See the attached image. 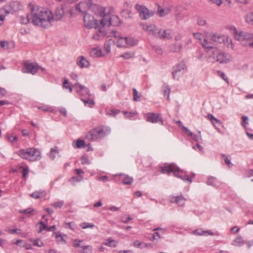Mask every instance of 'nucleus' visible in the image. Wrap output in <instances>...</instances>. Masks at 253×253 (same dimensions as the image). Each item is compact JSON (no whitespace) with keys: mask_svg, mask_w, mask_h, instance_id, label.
I'll return each instance as SVG.
<instances>
[{"mask_svg":"<svg viewBox=\"0 0 253 253\" xmlns=\"http://www.w3.org/2000/svg\"><path fill=\"white\" fill-rule=\"evenodd\" d=\"M24 243V241L22 240H17L16 241L13 240L12 241V244L16 245L20 247H22V245Z\"/></svg>","mask_w":253,"mask_h":253,"instance_id":"50","label":"nucleus"},{"mask_svg":"<svg viewBox=\"0 0 253 253\" xmlns=\"http://www.w3.org/2000/svg\"><path fill=\"white\" fill-rule=\"evenodd\" d=\"M134 52L132 51H127L120 55V57H122L125 60H127L133 58L134 57Z\"/></svg>","mask_w":253,"mask_h":253,"instance_id":"31","label":"nucleus"},{"mask_svg":"<svg viewBox=\"0 0 253 253\" xmlns=\"http://www.w3.org/2000/svg\"><path fill=\"white\" fill-rule=\"evenodd\" d=\"M135 8L139 13L140 17L141 19H147L153 15V12L149 10L144 6L136 4Z\"/></svg>","mask_w":253,"mask_h":253,"instance_id":"14","label":"nucleus"},{"mask_svg":"<svg viewBox=\"0 0 253 253\" xmlns=\"http://www.w3.org/2000/svg\"><path fill=\"white\" fill-rule=\"evenodd\" d=\"M63 87L66 89H69L70 93L72 92L73 88L70 85L68 80L67 79H64V82L63 83Z\"/></svg>","mask_w":253,"mask_h":253,"instance_id":"37","label":"nucleus"},{"mask_svg":"<svg viewBox=\"0 0 253 253\" xmlns=\"http://www.w3.org/2000/svg\"><path fill=\"white\" fill-rule=\"evenodd\" d=\"M112 42L113 41L112 40H109L105 42L104 45L105 52L103 53L105 54V56L110 53L111 51V46L112 44Z\"/></svg>","mask_w":253,"mask_h":253,"instance_id":"27","label":"nucleus"},{"mask_svg":"<svg viewBox=\"0 0 253 253\" xmlns=\"http://www.w3.org/2000/svg\"><path fill=\"white\" fill-rule=\"evenodd\" d=\"M211 33L209 32H205L203 34L200 33H193L194 37L199 41L203 47L206 50L212 49L213 50L214 46L213 42L211 41L209 37H208L207 34Z\"/></svg>","mask_w":253,"mask_h":253,"instance_id":"9","label":"nucleus"},{"mask_svg":"<svg viewBox=\"0 0 253 253\" xmlns=\"http://www.w3.org/2000/svg\"><path fill=\"white\" fill-rule=\"evenodd\" d=\"M146 121L151 123H157L161 122L162 124L163 123L162 118L158 114L153 113H148L146 114Z\"/></svg>","mask_w":253,"mask_h":253,"instance_id":"18","label":"nucleus"},{"mask_svg":"<svg viewBox=\"0 0 253 253\" xmlns=\"http://www.w3.org/2000/svg\"><path fill=\"white\" fill-rule=\"evenodd\" d=\"M44 217L45 216H43L42 220L37 224V227L39 230V232H42L45 229L46 230L47 223L46 219H44Z\"/></svg>","mask_w":253,"mask_h":253,"instance_id":"23","label":"nucleus"},{"mask_svg":"<svg viewBox=\"0 0 253 253\" xmlns=\"http://www.w3.org/2000/svg\"><path fill=\"white\" fill-rule=\"evenodd\" d=\"M64 205V202L62 201H58L54 202L51 206L55 208L59 209L61 208Z\"/></svg>","mask_w":253,"mask_h":253,"instance_id":"45","label":"nucleus"},{"mask_svg":"<svg viewBox=\"0 0 253 253\" xmlns=\"http://www.w3.org/2000/svg\"><path fill=\"white\" fill-rule=\"evenodd\" d=\"M181 47L182 46L181 44H174L171 45L170 50L173 52H176L179 51L181 49Z\"/></svg>","mask_w":253,"mask_h":253,"instance_id":"46","label":"nucleus"},{"mask_svg":"<svg viewBox=\"0 0 253 253\" xmlns=\"http://www.w3.org/2000/svg\"><path fill=\"white\" fill-rule=\"evenodd\" d=\"M77 64L81 68H86L89 65L88 60L83 56H80L78 58Z\"/></svg>","mask_w":253,"mask_h":253,"instance_id":"20","label":"nucleus"},{"mask_svg":"<svg viewBox=\"0 0 253 253\" xmlns=\"http://www.w3.org/2000/svg\"><path fill=\"white\" fill-rule=\"evenodd\" d=\"M28 8L31 11L33 24L43 28L51 26L52 22L61 20L64 15V10L62 6L56 7L54 14L50 10L32 2L28 4Z\"/></svg>","mask_w":253,"mask_h":253,"instance_id":"2","label":"nucleus"},{"mask_svg":"<svg viewBox=\"0 0 253 253\" xmlns=\"http://www.w3.org/2000/svg\"><path fill=\"white\" fill-rule=\"evenodd\" d=\"M111 131V129L106 126H98L90 130L86 135V137L89 140H96L108 135Z\"/></svg>","mask_w":253,"mask_h":253,"instance_id":"8","label":"nucleus"},{"mask_svg":"<svg viewBox=\"0 0 253 253\" xmlns=\"http://www.w3.org/2000/svg\"><path fill=\"white\" fill-rule=\"evenodd\" d=\"M56 238L58 242H64V236L61 235H57Z\"/></svg>","mask_w":253,"mask_h":253,"instance_id":"62","label":"nucleus"},{"mask_svg":"<svg viewBox=\"0 0 253 253\" xmlns=\"http://www.w3.org/2000/svg\"><path fill=\"white\" fill-rule=\"evenodd\" d=\"M132 218L129 216H128L126 217L123 216L121 219V221L123 223H127Z\"/></svg>","mask_w":253,"mask_h":253,"instance_id":"57","label":"nucleus"},{"mask_svg":"<svg viewBox=\"0 0 253 253\" xmlns=\"http://www.w3.org/2000/svg\"><path fill=\"white\" fill-rule=\"evenodd\" d=\"M6 232H7L9 234H17L18 235H21L22 231L21 230L19 229H11L10 228L7 229L6 230Z\"/></svg>","mask_w":253,"mask_h":253,"instance_id":"42","label":"nucleus"},{"mask_svg":"<svg viewBox=\"0 0 253 253\" xmlns=\"http://www.w3.org/2000/svg\"><path fill=\"white\" fill-rule=\"evenodd\" d=\"M133 100L134 101H137L139 97L138 96V92L135 88L133 89Z\"/></svg>","mask_w":253,"mask_h":253,"instance_id":"58","label":"nucleus"},{"mask_svg":"<svg viewBox=\"0 0 253 253\" xmlns=\"http://www.w3.org/2000/svg\"><path fill=\"white\" fill-rule=\"evenodd\" d=\"M154 231H157L155 232L153 235V240L157 241L161 238V235L163 234L165 232V230L162 228H156L154 229Z\"/></svg>","mask_w":253,"mask_h":253,"instance_id":"24","label":"nucleus"},{"mask_svg":"<svg viewBox=\"0 0 253 253\" xmlns=\"http://www.w3.org/2000/svg\"><path fill=\"white\" fill-rule=\"evenodd\" d=\"M186 66L183 63L176 65L173 68L172 75L174 79H178L185 72Z\"/></svg>","mask_w":253,"mask_h":253,"instance_id":"15","label":"nucleus"},{"mask_svg":"<svg viewBox=\"0 0 253 253\" xmlns=\"http://www.w3.org/2000/svg\"><path fill=\"white\" fill-rule=\"evenodd\" d=\"M220 76L222 78L223 80H224L226 83H228V80L227 77L223 72L219 73Z\"/></svg>","mask_w":253,"mask_h":253,"instance_id":"64","label":"nucleus"},{"mask_svg":"<svg viewBox=\"0 0 253 253\" xmlns=\"http://www.w3.org/2000/svg\"><path fill=\"white\" fill-rule=\"evenodd\" d=\"M212 56L215 58L216 55V60L220 63H226L232 60V56L230 54L226 53L220 52L218 53L216 48H214L212 51Z\"/></svg>","mask_w":253,"mask_h":253,"instance_id":"11","label":"nucleus"},{"mask_svg":"<svg viewBox=\"0 0 253 253\" xmlns=\"http://www.w3.org/2000/svg\"><path fill=\"white\" fill-rule=\"evenodd\" d=\"M185 199L181 196L173 197L171 199V202L176 203L179 206H182L184 204Z\"/></svg>","mask_w":253,"mask_h":253,"instance_id":"26","label":"nucleus"},{"mask_svg":"<svg viewBox=\"0 0 253 253\" xmlns=\"http://www.w3.org/2000/svg\"><path fill=\"white\" fill-rule=\"evenodd\" d=\"M34 210L32 208H28L20 211L21 213L25 214H34Z\"/></svg>","mask_w":253,"mask_h":253,"instance_id":"51","label":"nucleus"},{"mask_svg":"<svg viewBox=\"0 0 253 253\" xmlns=\"http://www.w3.org/2000/svg\"><path fill=\"white\" fill-rule=\"evenodd\" d=\"M141 27L143 30L145 31L152 35L156 36L158 33V29L157 27L152 24H149L147 23H141L140 24Z\"/></svg>","mask_w":253,"mask_h":253,"instance_id":"16","label":"nucleus"},{"mask_svg":"<svg viewBox=\"0 0 253 253\" xmlns=\"http://www.w3.org/2000/svg\"><path fill=\"white\" fill-rule=\"evenodd\" d=\"M57 153L58 152L56 147L51 148L50 153L49 154V158L52 160H54L55 158Z\"/></svg>","mask_w":253,"mask_h":253,"instance_id":"35","label":"nucleus"},{"mask_svg":"<svg viewBox=\"0 0 253 253\" xmlns=\"http://www.w3.org/2000/svg\"><path fill=\"white\" fill-rule=\"evenodd\" d=\"M158 35L160 38L164 39H169L171 38V32L169 30L161 29L158 31Z\"/></svg>","mask_w":253,"mask_h":253,"instance_id":"21","label":"nucleus"},{"mask_svg":"<svg viewBox=\"0 0 253 253\" xmlns=\"http://www.w3.org/2000/svg\"><path fill=\"white\" fill-rule=\"evenodd\" d=\"M7 138L11 142H15L17 141L18 139L16 136L12 134H7Z\"/></svg>","mask_w":253,"mask_h":253,"instance_id":"48","label":"nucleus"},{"mask_svg":"<svg viewBox=\"0 0 253 253\" xmlns=\"http://www.w3.org/2000/svg\"><path fill=\"white\" fill-rule=\"evenodd\" d=\"M0 46L2 48L7 49L8 48V42L5 41L0 42Z\"/></svg>","mask_w":253,"mask_h":253,"instance_id":"53","label":"nucleus"},{"mask_svg":"<svg viewBox=\"0 0 253 253\" xmlns=\"http://www.w3.org/2000/svg\"><path fill=\"white\" fill-rule=\"evenodd\" d=\"M160 171L162 173H167L168 174L173 173L175 176L182 179L183 180L192 182V179L189 176L185 174L182 170L180 169L175 164H166L164 166L160 167Z\"/></svg>","mask_w":253,"mask_h":253,"instance_id":"4","label":"nucleus"},{"mask_svg":"<svg viewBox=\"0 0 253 253\" xmlns=\"http://www.w3.org/2000/svg\"><path fill=\"white\" fill-rule=\"evenodd\" d=\"M89 54L93 58L105 56V54L102 52V50L99 47L91 48L90 50Z\"/></svg>","mask_w":253,"mask_h":253,"instance_id":"19","label":"nucleus"},{"mask_svg":"<svg viewBox=\"0 0 253 253\" xmlns=\"http://www.w3.org/2000/svg\"><path fill=\"white\" fill-rule=\"evenodd\" d=\"M95 4L92 3L91 0H84L77 4L76 9L80 12L84 13L89 8L92 10L93 5Z\"/></svg>","mask_w":253,"mask_h":253,"instance_id":"12","label":"nucleus"},{"mask_svg":"<svg viewBox=\"0 0 253 253\" xmlns=\"http://www.w3.org/2000/svg\"><path fill=\"white\" fill-rule=\"evenodd\" d=\"M21 3L18 1H13L9 2L4 6L5 12L7 13H13L22 8Z\"/></svg>","mask_w":253,"mask_h":253,"instance_id":"13","label":"nucleus"},{"mask_svg":"<svg viewBox=\"0 0 253 253\" xmlns=\"http://www.w3.org/2000/svg\"><path fill=\"white\" fill-rule=\"evenodd\" d=\"M34 245L40 247L42 246L43 243L40 240H37L35 241Z\"/></svg>","mask_w":253,"mask_h":253,"instance_id":"61","label":"nucleus"},{"mask_svg":"<svg viewBox=\"0 0 253 253\" xmlns=\"http://www.w3.org/2000/svg\"><path fill=\"white\" fill-rule=\"evenodd\" d=\"M194 234L198 236L206 235L207 234L210 235H213V234L210 231L207 230L204 231L201 229H199L195 230L193 232Z\"/></svg>","mask_w":253,"mask_h":253,"instance_id":"29","label":"nucleus"},{"mask_svg":"<svg viewBox=\"0 0 253 253\" xmlns=\"http://www.w3.org/2000/svg\"><path fill=\"white\" fill-rule=\"evenodd\" d=\"M121 14L122 16L125 18H130L132 16V14L130 11L127 9L122 10L121 12Z\"/></svg>","mask_w":253,"mask_h":253,"instance_id":"41","label":"nucleus"},{"mask_svg":"<svg viewBox=\"0 0 253 253\" xmlns=\"http://www.w3.org/2000/svg\"><path fill=\"white\" fill-rule=\"evenodd\" d=\"M44 195V192H34L32 194H31V196L35 199H39L42 196H43Z\"/></svg>","mask_w":253,"mask_h":253,"instance_id":"39","label":"nucleus"},{"mask_svg":"<svg viewBox=\"0 0 253 253\" xmlns=\"http://www.w3.org/2000/svg\"><path fill=\"white\" fill-rule=\"evenodd\" d=\"M6 94V91L5 89L0 87V97L4 96Z\"/></svg>","mask_w":253,"mask_h":253,"instance_id":"60","label":"nucleus"},{"mask_svg":"<svg viewBox=\"0 0 253 253\" xmlns=\"http://www.w3.org/2000/svg\"><path fill=\"white\" fill-rule=\"evenodd\" d=\"M134 246L135 247H138L141 249L143 248H152V245L150 244H146L144 242H140L139 241H136L133 243Z\"/></svg>","mask_w":253,"mask_h":253,"instance_id":"25","label":"nucleus"},{"mask_svg":"<svg viewBox=\"0 0 253 253\" xmlns=\"http://www.w3.org/2000/svg\"><path fill=\"white\" fill-rule=\"evenodd\" d=\"M38 108L44 112H53L54 111L53 108L52 107L48 106L39 107Z\"/></svg>","mask_w":253,"mask_h":253,"instance_id":"43","label":"nucleus"},{"mask_svg":"<svg viewBox=\"0 0 253 253\" xmlns=\"http://www.w3.org/2000/svg\"><path fill=\"white\" fill-rule=\"evenodd\" d=\"M244 244V241L241 236L238 235L233 241L232 245L234 246H241Z\"/></svg>","mask_w":253,"mask_h":253,"instance_id":"28","label":"nucleus"},{"mask_svg":"<svg viewBox=\"0 0 253 253\" xmlns=\"http://www.w3.org/2000/svg\"><path fill=\"white\" fill-rule=\"evenodd\" d=\"M17 154L21 158L32 162L38 161L42 157L40 151L35 148L21 149Z\"/></svg>","mask_w":253,"mask_h":253,"instance_id":"5","label":"nucleus"},{"mask_svg":"<svg viewBox=\"0 0 253 253\" xmlns=\"http://www.w3.org/2000/svg\"><path fill=\"white\" fill-rule=\"evenodd\" d=\"M197 24L200 26H205L206 24V21L203 18H199L197 21Z\"/></svg>","mask_w":253,"mask_h":253,"instance_id":"55","label":"nucleus"},{"mask_svg":"<svg viewBox=\"0 0 253 253\" xmlns=\"http://www.w3.org/2000/svg\"><path fill=\"white\" fill-rule=\"evenodd\" d=\"M208 118L211 120V122L213 125H215V123L220 124V121L215 118L212 114H209L208 115Z\"/></svg>","mask_w":253,"mask_h":253,"instance_id":"44","label":"nucleus"},{"mask_svg":"<svg viewBox=\"0 0 253 253\" xmlns=\"http://www.w3.org/2000/svg\"><path fill=\"white\" fill-rule=\"evenodd\" d=\"M104 244L111 248H115L117 245V242L111 238H108L105 240Z\"/></svg>","mask_w":253,"mask_h":253,"instance_id":"30","label":"nucleus"},{"mask_svg":"<svg viewBox=\"0 0 253 253\" xmlns=\"http://www.w3.org/2000/svg\"><path fill=\"white\" fill-rule=\"evenodd\" d=\"M29 10H30L29 9ZM30 11V13L27 14L25 17L24 16H20L19 20L21 23L23 24H27L29 23L30 20H31L32 22L33 23L31 11Z\"/></svg>","mask_w":253,"mask_h":253,"instance_id":"22","label":"nucleus"},{"mask_svg":"<svg viewBox=\"0 0 253 253\" xmlns=\"http://www.w3.org/2000/svg\"><path fill=\"white\" fill-rule=\"evenodd\" d=\"M235 31V39L239 41L241 44L245 46L253 48V34L243 31Z\"/></svg>","mask_w":253,"mask_h":253,"instance_id":"7","label":"nucleus"},{"mask_svg":"<svg viewBox=\"0 0 253 253\" xmlns=\"http://www.w3.org/2000/svg\"><path fill=\"white\" fill-rule=\"evenodd\" d=\"M80 251L85 253H88L91 252V247L90 246H83Z\"/></svg>","mask_w":253,"mask_h":253,"instance_id":"47","label":"nucleus"},{"mask_svg":"<svg viewBox=\"0 0 253 253\" xmlns=\"http://www.w3.org/2000/svg\"><path fill=\"white\" fill-rule=\"evenodd\" d=\"M119 113V111L118 110H110L106 113V114L109 116H114L116 114Z\"/></svg>","mask_w":253,"mask_h":253,"instance_id":"56","label":"nucleus"},{"mask_svg":"<svg viewBox=\"0 0 253 253\" xmlns=\"http://www.w3.org/2000/svg\"><path fill=\"white\" fill-rule=\"evenodd\" d=\"M113 13L114 9L111 7H104L95 4L90 13L84 15V20L85 27L96 30L92 39L98 41L110 36L108 34L110 26L116 25L119 20L118 16Z\"/></svg>","mask_w":253,"mask_h":253,"instance_id":"1","label":"nucleus"},{"mask_svg":"<svg viewBox=\"0 0 253 253\" xmlns=\"http://www.w3.org/2000/svg\"><path fill=\"white\" fill-rule=\"evenodd\" d=\"M246 21L249 24H253V12L247 14Z\"/></svg>","mask_w":253,"mask_h":253,"instance_id":"40","label":"nucleus"},{"mask_svg":"<svg viewBox=\"0 0 253 253\" xmlns=\"http://www.w3.org/2000/svg\"><path fill=\"white\" fill-rule=\"evenodd\" d=\"M84 140L78 139L76 142V145L77 148H81L84 145Z\"/></svg>","mask_w":253,"mask_h":253,"instance_id":"52","label":"nucleus"},{"mask_svg":"<svg viewBox=\"0 0 253 253\" xmlns=\"http://www.w3.org/2000/svg\"><path fill=\"white\" fill-rule=\"evenodd\" d=\"M122 183L125 185H130L131 184L133 181V179L132 177L129 176L128 175H126L122 179Z\"/></svg>","mask_w":253,"mask_h":253,"instance_id":"32","label":"nucleus"},{"mask_svg":"<svg viewBox=\"0 0 253 253\" xmlns=\"http://www.w3.org/2000/svg\"><path fill=\"white\" fill-rule=\"evenodd\" d=\"M82 242L81 240H75L73 242V246L74 247H79L80 246V244Z\"/></svg>","mask_w":253,"mask_h":253,"instance_id":"63","label":"nucleus"},{"mask_svg":"<svg viewBox=\"0 0 253 253\" xmlns=\"http://www.w3.org/2000/svg\"><path fill=\"white\" fill-rule=\"evenodd\" d=\"M126 117L128 118H131L134 116L135 113L133 112H123Z\"/></svg>","mask_w":253,"mask_h":253,"instance_id":"59","label":"nucleus"},{"mask_svg":"<svg viewBox=\"0 0 253 253\" xmlns=\"http://www.w3.org/2000/svg\"><path fill=\"white\" fill-rule=\"evenodd\" d=\"M21 172L22 173L23 177L24 178H26L27 176L29 173V169L27 167H24L23 166H20L19 167Z\"/></svg>","mask_w":253,"mask_h":253,"instance_id":"38","label":"nucleus"},{"mask_svg":"<svg viewBox=\"0 0 253 253\" xmlns=\"http://www.w3.org/2000/svg\"><path fill=\"white\" fill-rule=\"evenodd\" d=\"M158 12L160 16L163 17L169 13L170 10L169 8H162L161 7L158 8Z\"/></svg>","mask_w":253,"mask_h":253,"instance_id":"34","label":"nucleus"},{"mask_svg":"<svg viewBox=\"0 0 253 253\" xmlns=\"http://www.w3.org/2000/svg\"><path fill=\"white\" fill-rule=\"evenodd\" d=\"M110 35V37H114V42H115L117 46L119 47H128L135 45L136 41L134 39L127 37H123L118 34L116 31H112L111 33L108 34Z\"/></svg>","mask_w":253,"mask_h":253,"instance_id":"6","label":"nucleus"},{"mask_svg":"<svg viewBox=\"0 0 253 253\" xmlns=\"http://www.w3.org/2000/svg\"><path fill=\"white\" fill-rule=\"evenodd\" d=\"M40 68L37 63L25 61L23 63L22 71L24 73L31 74L34 75Z\"/></svg>","mask_w":253,"mask_h":253,"instance_id":"10","label":"nucleus"},{"mask_svg":"<svg viewBox=\"0 0 253 253\" xmlns=\"http://www.w3.org/2000/svg\"><path fill=\"white\" fill-rule=\"evenodd\" d=\"M81 162L83 165H87L89 164V161L87 158V157L85 155H83L81 159Z\"/></svg>","mask_w":253,"mask_h":253,"instance_id":"49","label":"nucleus"},{"mask_svg":"<svg viewBox=\"0 0 253 253\" xmlns=\"http://www.w3.org/2000/svg\"><path fill=\"white\" fill-rule=\"evenodd\" d=\"M223 43H224V44L228 48L233 49L234 47V44L232 40L228 36H227V39Z\"/></svg>","mask_w":253,"mask_h":253,"instance_id":"33","label":"nucleus"},{"mask_svg":"<svg viewBox=\"0 0 253 253\" xmlns=\"http://www.w3.org/2000/svg\"><path fill=\"white\" fill-rule=\"evenodd\" d=\"M182 129L183 132H184L187 135H188L189 136H192V132L188 129V128L184 126H182Z\"/></svg>","mask_w":253,"mask_h":253,"instance_id":"54","label":"nucleus"},{"mask_svg":"<svg viewBox=\"0 0 253 253\" xmlns=\"http://www.w3.org/2000/svg\"><path fill=\"white\" fill-rule=\"evenodd\" d=\"M80 226L81 227L82 229H85L87 228H93L95 227V225L91 223L83 222L80 224Z\"/></svg>","mask_w":253,"mask_h":253,"instance_id":"36","label":"nucleus"},{"mask_svg":"<svg viewBox=\"0 0 253 253\" xmlns=\"http://www.w3.org/2000/svg\"><path fill=\"white\" fill-rule=\"evenodd\" d=\"M73 87L80 96V99L84 103V105L92 108L94 105V101L91 98V94L88 88L78 83L74 84Z\"/></svg>","mask_w":253,"mask_h":253,"instance_id":"3","label":"nucleus"},{"mask_svg":"<svg viewBox=\"0 0 253 253\" xmlns=\"http://www.w3.org/2000/svg\"><path fill=\"white\" fill-rule=\"evenodd\" d=\"M208 37H209L211 41L213 42H218V43H223L225 41V40L227 39V36L215 34L211 32V33L207 34Z\"/></svg>","mask_w":253,"mask_h":253,"instance_id":"17","label":"nucleus"}]
</instances>
